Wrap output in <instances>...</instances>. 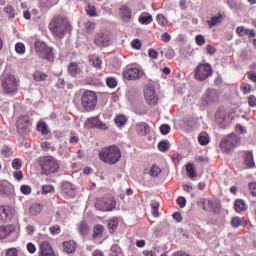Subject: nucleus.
<instances>
[{
	"instance_id": "f257e3e1",
	"label": "nucleus",
	"mask_w": 256,
	"mask_h": 256,
	"mask_svg": "<svg viewBox=\"0 0 256 256\" xmlns=\"http://www.w3.org/2000/svg\"><path fill=\"white\" fill-rule=\"evenodd\" d=\"M99 159L108 165H115L121 159V150L117 146H107L99 151Z\"/></svg>"
},
{
	"instance_id": "c756f323",
	"label": "nucleus",
	"mask_w": 256,
	"mask_h": 256,
	"mask_svg": "<svg viewBox=\"0 0 256 256\" xmlns=\"http://www.w3.org/2000/svg\"><path fill=\"white\" fill-rule=\"evenodd\" d=\"M161 173V168L156 164L152 165V167L148 170V175L150 177H159Z\"/></svg>"
},
{
	"instance_id": "393cba45",
	"label": "nucleus",
	"mask_w": 256,
	"mask_h": 256,
	"mask_svg": "<svg viewBox=\"0 0 256 256\" xmlns=\"http://www.w3.org/2000/svg\"><path fill=\"white\" fill-rule=\"evenodd\" d=\"M236 213H241L243 211H246L247 205L245 204L244 200L238 199L235 201L234 204Z\"/></svg>"
},
{
	"instance_id": "c85d7f7f",
	"label": "nucleus",
	"mask_w": 256,
	"mask_h": 256,
	"mask_svg": "<svg viewBox=\"0 0 256 256\" xmlns=\"http://www.w3.org/2000/svg\"><path fill=\"white\" fill-rule=\"evenodd\" d=\"M43 211V206L41 204H32L29 209L30 215L37 216Z\"/></svg>"
},
{
	"instance_id": "f8f14e48",
	"label": "nucleus",
	"mask_w": 256,
	"mask_h": 256,
	"mask_svg": "<svg viewBox=\"0 0 256 256\" xmlns=\"http://www.w3.org/2000/svg\"><path fill=\"white\" fill-rule=\"evenodd\" d=\"M85 127L86 129H101V131H107L109 129V126L107 124L103 123L98 116L88 118L85 121Z\"/></svg>"
},
{
	"instance_id": "a19ab883",
	"label": "nucleus",
	"mask_w": 256,
	"mask_h": 256,
	"mask_svg": "<svg viewBox=\"0 0 256 256\" xmlns=\"http://www.w3.org/2000/svg\"><path fill=\"white\" fill-rule=\"evenodd\" d=\"M5 13L9 16L10 19H15V8L9 5L4 8Z\"/></svg>"
},
{
	"instance_id": "8fccbe9b",
	"label": "nucleus",
	"mask_w": 256,
	"mask_h": 256,
	"mask_svg": "<svg viewBox=\"0 0 256 256\" xmlns=\"http://www.w3.org/2000/svg\"><path fill=\"white\" fill-rule=\"evenodd\" d=\"M144 256H157L159 255V248H154L153 250H144Z\"/></svg>"
},
{
	"instance_id": "3c124183",
	"label": "nucleus",
	"mask_w": 256,
	"mask_h": 256,
	"mask_svg": "<svg viewBox=\"0 0 256 256\" xmlns=\"http://www.w3.org/2000/svg\"><path fill=\"white\" fill-rule=\"evenodd\" d=\"M159 151L165 152L169 149V142L167 141H161L158 144Z\"/></svg>"
},
{
	"instance_id": "2eb2a0df",
	"label": "nucleus",
	"mask_w": 256,
	"mask_h": 256,
	"mask_svg": "<svg viewBox=\"0 0 256 256\" xmlns=\"http://www.w3.org/2000/svg\"><path fill=\"white\" fill-rule=\"evenodd\" d=\"M94 43L98 45V47H107L109 43H111V36L109 32H99L96 34Z\"/></svg>"
},
{
	"instance_id": "ddd939ff",
	"label": "nucleus",
	"mask_w": 256,
	"mask_h": 256,
	"mask_svg": "<svg viewBox=\"0 0 256 256\" xmlns=\"http://www.w3.org/2000/svg\"><path fill=\"white\" fill-rule=\"evenodd\" d=\"M15 215V208L12 206H0V223L11 221Z\"/></svg>"
},
{
	"instance_id": "cd10ccee",
	"label": "nucleus",
	"mask_w": 256,
	"mask_h": 256,
	"mask_svg": "<svg viewBox=\"0 0 256 256\" xmlns=\"http://www.w3.org/2000/svg\"><path fill=\"white\" fill-rule=\"evenodd\" d=\"M68 72L72 77H75L81 73V68H79L76 63H71L68 67Z\"/></svg>"
},
{
	"instance_id": "f03ea898",
	"label": "nucleus",
	"mask_w": 256,
	"mask_h": 256,
	"mask_svg": "<svg viewBox=\"0 0 256 256\" xmlns=\"http://www.w3.org/2000/svg\"><path fill=\"white\" fill-rule=\"evenodd\" d=\"M49 29L55 37H58V39H63L65 37V34L69 33L71 31V25L68 23L67 20L63 18H56L49 24Z\"/></svg>"
},
{
	"instance_id": "9b49d317",
	"label": "nucleus",
	"mask_w": 256,
	"mask_h": 256,
	"mask_svg": "<svg viewBox=\"0 0 256 256\" xmlns=\"http://www.w3.org/2000/svg\"><path fill=\"white\" fill-rule=\"evenodd\" d=\"M219 91L216 89H208L202 98V105H213L219 101Z\"/></svg>"
},
{
	"instance_id": "6ab92c4d",
	"label": "nucleus",
	"mask_w": 256,
	"mask_h": 256,
	"mask_svg": "<svg viewBox=\"0 0 256 256\" xmlns=\"http://www.w3.org/2000/svg\"><path fill=\"white\" fill-rule=\"evenodd\" d=\"M40 256H55L51 244L47 241H42L40 243Z\"/></svg>"
},
{
	"instance_id": "69168bd1",
	"label": "nucleus",
	"mask_w": 256,
	"mask_h": 256,
	"mask_svg": "<svg viewBox=\"0 0 256 256\" xmlns=\"http://www.w3.org/2000/svg\"><path fill=\"white\" fill-rule=\"evenodd\" d=\"M248 104L250 107H256V97L254 95L248 97Z\"/></svg>"
},
{
	"instance_id": "49530a36",
	"label": "nucleus",
	"mask_w": 256,
	"mask_h": 256,
	"mask_svg": "<svg viewBox=\"0 0 256 256\" xmlns=\"http://www.w3.org/2000/svg\"><path fill=\"white\" fill-rule=\"evenodd\" d=\"M103 231H105V227H103V225H101V224L95 225L94 236L99 237V235H101V233H103Z\"/></svg>"
},
{
	"instance_id": "c03bdc74",
	"label": "nucleus",
	"mask_w": 256,
	"mask_h": 256,
	"mask_svg": "<svg viewBox=\"0 0 256 256\" xmlns=\"http://www.w3.org/2000/svg\"><path fill=\"white\" fill-rule=\"evenodd\" d=\"M33 78L36 81H45V79H47V74L37 71L33 74Z\"/></svg>"
},
{
	"instance_id": "f704fd0d",
	"label": "nucleus",
	"mask_w": 256,
	"mask_h": 256,
	"mask_svg": "<svg viewBox=\"0 0 256 256\" xmlns=\"http://www.w3.org/2000/svg\"><path fill=\"white\" fill-rule=\"evenodd\" d=\"M198 143H200V145H207L209 143V135L205 132L200 133Z\"/></svg>"
},
{
	"instance_id": "e2e57ef3",
	"label": "nucleus",
	"mask_w": 256,
	"mask_h": 256,
	"mask_svg": "<svg viewBox=\"0 0 256 256\" xmlns=\"http://www.w3.org/2000/svg\"><path fill=\"white\" fill-rule=\"evenodd\" d=\"M197 45L201 47V45H205V37L203 35H197L195 37Z\"/></svg>"
},
{
	"instance_id": "473e14b6",
	"label": "nucleus",
	"mask_w": 256,
	"mask_h": 256,
	"mask_svg": "<svg viewBox=\"0 0 256 256\" xmlns=\"http://www.w3.org/2000/svg\"><path fill=\"white\" fill-rule=\"evenodd\" d=\"M186 171H187V175H188V177H190V179L197 177V173L195 172V166L193 164H191V163L187 164Z\"/></svg>"
},
{
	"instance_id": "f3484780",
	"label": "nucleus",
	"mask_w": 256,
	"mask_h": 256,
	"mask_svg": "<svg viewBox=\"0 0 256 256\" xmlns=\"http://www.w3.org/2000/svg\"><path fill=\"white\" fill-rule=\"evenodd\" d=\"M62 193L66 195L69 199H73L77 192L75 191V185L71 184L70 182H63L61 185Z\"/></svg>"
},
{
	"instance_id": "b1692460",
	"label": "nucleus",
	"mask_w": 256,
	"mask_h": 256,
	"mask_svg": "<svg viewBox=\"0 0 256 256\" xmlns=\"http://www.w3.org/2000/svg\"><path fill=\"white\" fill-rule=\"evenodd\" d=\"M123 21H129L132 17L131 9L127 6H123L120 9Z\"/></svg>"
},
{
	"instance_id": "7ed1b4c3",
	"label": "nucleus",
	"mask_w": 256,
	"mask_h": 256,
	"mask_svg": "<svg viewBox=\"0 0 256 256\" xmlns=\"http://www.w3.org/2000/svg\"><path fill=\"white\" fill-rule=\"evenodd\" d=\"M1 87L4 93L13 95L17 93V78L9 72H4L0 77Z\"/></svg>"
},
{
	"instance_id": "0eeeda50",
	"label": "nucleus",
	"mask_w": 256,
	"mask_h": 256,
	"mask_svg": "<svg viewBox=\"0 0 256 256\" xmlns=\"http://www.w3.org/2000/svg\"><path fill=\"white\" fill-rule=\"evenodd\" d=\"M35 51L41 59H46L47 61H53L55 59L53 48L47 46L45 42L37 41L35 43Z\"/></svg>"
},
{
	"instance_id": "7c9ffc66",
	"label": "nucleus",
	"mask_w": 256,
	"mask_h": 256,
	"mask_svg": "<svg viewBox=\"0 0 256 256\" xmlns=\"http://www.w3.org/2000/svg\"><path fill=\"white\" fill-rule=\"evenodd\" d=\"M215 119L218 123H223V121H227V112L224 110H219L216 115Z\"/></svg>"
},
{
	"instance_id": "a211bd4d",
	"label": "nucleus",
	"mask_w": 256,
	"mask_h": 256,
	"mask_svg": "<svg viewBox=\"0 0 256 256\" xmlns=\"http://www.w3.org/2000/svg\"><path fill=\"white\" fill-rule=\"evenodd\" d=\"M95 207L98 209V211H113V200H98L95 204Z\"/></svg>"
},
{
	"instance_id": "1a4fd4ad",
	"label": "nucleus",
	"mask_w": 256,
	"mask_h": 256,
	"mask_svg": "<svg viewBox=\"0 0 256 256\" xmlns=\"http://www.w3.org/2000/svg\"><path fill=\"white\" fill-rule=\"evenodd\" d=\"M122 75L127 81H137L145 75V71L137 66L130 65L124 69Z\"/></svg>"
},
{
	"instance_id": "4be33fe9",
	"label": "nucleus",
	"mask_w": 256,
	"mask_h": 256,
	"mask_svg": "<svg viewBox=\"0 0 256 256\" xmlns=\"http://www.w3.org/2000/svg\"><path fill=\"white\" fill-rule=\"evenodd\" d=\"M230 223L234 229L241 227V225H247V221H245V218H241L238 216L233 217Z\"/></svg>"
},
{
	"instance_id": "4d7b16f0",
	"label": "nucleus",
	"mask_w": 256,
	"mask_h": 256,
	"mask_svg": "<svg viewBox=\"0 0 256 256\" xmlns=\"http://www.w3.org/2000/svg\"><path fill=\"white\" fill-rule=\"evenodd\" d=\"M68 143L70 145H77L79 143V136H75L73 134H70V138L68 140Z\"/></svg>"
},
{
	"instance_id": "774afa93",
	"label": "nucleus",
	"mask_w": 256,
	"mask_h": 256,
	"mask_svg": "<svg viewBox=\"0 0 256 256\" xmlns=\"http://www.w3.org/2000/svg\"><path fill=\"white\" fill-rule=\"evenodd\" d=\"M250 192L252 195L256 196V182H252L248 184Z\"/></svg>"
},
{
	"instance_id": "37998d69",
	"label": "nucleus",
	"mask_w": 256,
	"mask_h": 256,
	"mask_svg": "<svg viewBox=\"0 0 256 256\" xmlns=\"http://www.w3.org/2000/svg\"><path fill=\"white\" fill-rule=\"evenodd\" d=\"M151 209L153 217H159V202H152Z\"/></svg>"
},
{
	"instance_id": "dca6fc26",
	"label": "nucleus",
	"mask_w": 256,
	"mask_h": 256,
	"mask_svg": "<svg viewBox=\"0 0 256 256\" xmlns=\"http://www.w3.org/2000/svg\"><path fill=\"white\" fill-rule=\"evenodd\" d=\"M31 128V121H29V117L21 116L17 121V130L20 135H25L27 131Z\"/></svg>"
},
{
	"instance_id": "79ce46f5",
	"label": "nucleus",
	"mask_w": 256,
	"mask_h": 256,
	"mask_svg": "<svg viewBox=\"0 0 256 256\" xmlns=\"http://www.w3.org/2000/svg\"><path fill=\"white\" fill-rule=\"evenodd\" d=\"M156 21L161 27H165V25H167L168 23L167 18H165L163 14H158L156 17Z\"/></svg>"
},
{
	"instance_id": "bb28decb",
	"label": "nucleus",
	"mask_w": 256,
	"mask_h": 256,
	"mask_svg": "<svg viewBox=\"0 0 256 256\" xmlns=\"http://www.w3.org/2000/svg\"><path fill=\"white\" fill-rule=\"evenodd\" d=\"M244 164L248 167H255V160H253V152H247L244 157Z\"/></svg>"
},
{
	"instance_id": "5fc2aeb1",
	"label": "nucleus",
	"mask_w": 256,
	"mask_h": 256,
	"mask_svg": "<svg viewBox=\"0 0 256 256\" xmlns=\"http://www.w3.org/2000/svg\"><path fill=\"white\" fill-rule=\"evenodd\" d=\"M247 31L248 29H246L243 26H239L236 30L237 35H239V37H245V35H247Z\"/></svg>"
},
{
	"instance_id": "2f4dec72",
	"label": "nucleus",
	"mask_w": 256,
	"mask_h": 256,
	"mask_svg": "<svg viewBox=\"0 0 256 256\" xmlns=\"http://www.w3.org/2000/svg\"><path fill=\"white\" fill-rule=\"evenodd\" d=\"M118 225H119V221L117 220V218H113L112 220H110L108 222V229L110 233H115Z\"/></svg>"
},
{
	"instance_id": "5701e85b",
	"label": "nucleus",
	"mask_w": 256,
	"mask_h": 256,
	"mask_svg": "<svg viewBox=\"0 0 256 256\" xmlns=\"http://www.w3.org/2000/svg\"><path fill=\"white\" fill-rule=\"evenodd\" d=\"M223 21V15L218 14L216 16H212L210 20L207 21L209 27H215V25L221 24Z\"/></svg>"
},
{
	"instance_id": "4c0bfd02",
	"label": "nucleus",
	"mask_w": 256,
	"mask_h": 256,
	"mask_svg": "<svg viewBox=\"0 0 256 256\" xmlns=\"http://www.w3.org/2000/svg\"><path fill=\"white\" fill-rule=\"evenodd\" d=\"M78 231L81 233V235H87L89 233V225H87L85 222L80 223Z\"/></svg>"
},
{
	"instance_id": "6e6552de",
	"label": "nucleus",
	"mask_w": 256,
	"mask_h": 256,
	"mask_svg": "<svg viewBox=\"0 0 256 256\" xmlns=\"http://www.w3.org/2000/svg\"><path fill=\"white\" fill-rule=\"evenodd\" d=\"M239 136L230 134L222 139L220 143V149L222 153H231L233 149L239 144Z\"/></svg>"
},
{
	"instance_id": "aec40b11",
	"label": "nucleus",
	"mask_w": 256,
	"mask_h": 256,
	"mask_svg": "<svg viewBox=\"0 0 256 256\" xmlns=\"http://www.w3.org/2000/svg\"><path fill=\"white\" fill-rule=\"evenodd\" d=\"M136 132L139 135H148V133H151V128L149 127V124L145 122H139L136 124Z\"/></svg>"
},
{
	"instance_id": "a878e982",
	"label": "nucleus",
	"mask_w": 256,
	"mask_h": 256,
	"mask_svg": "<svg viewBox=\"0 0 256 256\" xmlns=\"http://www.w3.org/2000/svg\"><path fill=\"white\" fill-rule=\"evenodd\" d=\"M138 21L141 25H149V23L153 22V16L150 14H142L139 16Z\"/></svg>"
},
{
	"instance_id": "864d4df0",
	"label": "nucleus",
	"mask_w": 256,
	"mask_h": 256,
	"mask_svg": "<svg viewBox=\"0 0 256 256\" xmlns=\"http://www.w3.org/2000/svg\"><path fill=\"white\" fill-rule=\"evenodd\" d=\"M50 233H51V235H59V233H61V226H59V225L51 226Z\"/></svg>"
},
{
	"instance_id": "0e129e2a",
	"label": "nucleus",
	"mask_w": 256,
	"mask_h": 256,
	"mask_svg": "<svg viewBox=\"0 0 256 256\" xmlns=\"http://www.w3.org/2000/svg\"><path fill=\"white\" fill-rule=\"evenodd\" d=\"M86 31L88 33H93V31H95V23L94 22H88L86 24Z\"/></svg>"
},
{
	"instance_id": "338daca9",
	"label": "nucleus",
	"mask_w": 256,
	"mask_h": 256,
	"mask_svg": "<svg viewBox=\"0 0 256 256\" xmlns=\"http://www.w3.org/2000/svg\"><path fill=\"white\" fill-rule=\"evenodd\" d=\"M18 252L16 248H10L6 251V256H17Z\"/></svg>"
},
{
	"instance_id": "09e8293b",
	"label": "nucleus",
	"mask_w": 256,
	"mask_h": 256,
	"mask_svg": "<svg viewBox=\"0 0 256 256\" xmlns=\"http://www.w3.org/2000/svg\"><path fill=\"white\" fill-rule=\"evenodd\" d=\"M90 61H92V64L94 65V67H96V69L101 68V59L98 56H92L90 58Z\"/></svg>"
},
{
	"instance_id": "ea45409f",
	"label": "nucleus",
	"mask_w": 256,
	"mask_h": 256,
	"mask_svg": "<svg viewBox=\"0 0 256 256\" xmlns=\"http://www.w3.org/2000/svg\"><path fill=\"white\" fill-rule=\"evenodd\" d=\"M106 85L110 89H115V87H117V79H115L114 77H108L106 79Z\"/></svg>"
},
{
	"instance_id": "20e7f679",
	"label": "nucleus",
	"mask_w": 256,
	"mask_h": 256,
	"mask_svg": "<svg viewBox=\"0 0 256 256\" xmlns=\"http://www.w3.org/2000/svg\"><path fill=\"white\" fill-rule=\"evenodd\" d=\"M196 81H207L213 75V66L209 63H199L193 70Z\"/></svg>"
},
{
	"instance_id": "58836bf2",
	"label": "nucleus",
	"mask_w": 256,
	"mask_h": 256,
	"mask_svg": "<svg viewBox=\"0 0 256 256\" xmlns=\"http://www.w3.org/2000/svg\"><path fill=\"white\" fill-rule=\"evenodd\" d=\"M86 11L89 17H97V9L95 8V6L88 4Z\"/></svg>"
},
{
	"instance_id": "39448f33",
	"label": "nucleus",
	"mask_w": 256,
	"mask_h": 256,
	"mask_svg": "<svg viewBox=\"0 0 256 256\" xmlns=\"http://www.w3.org/2000/svg\"><path fill=\"white\" fill-rule=\"evenodd\" d=\"M40 166L44 175H51L59 171V161L53 156H46L40 160Z\"/></svg>"
},
{
	"instance_id": "13d9d810",
	"label": "nucleus",
	"mask_w": 256,
	"mask_h": 256,
	"mask_svg": "<svg viewBox=\"0 0 256 256\" xmlns=\"http://www.w3.org/2000/svg\"><path fill=\"white\" fill-rule=\"evenodd\" d=\"M20 191L21 193H23L24 195H30L31 193V187L30 186H27V185H22L20 187Z\"/></svg>"
},
{
	"instance_id": "c9c22d12",
	"label": "nucleus",
	"mask_w": 256,
	"mask_h": 256,
	"mask_svg": "<svg viewBox=\"0 0 256 256\" xmlns=\"http://www.w3.org/2000/svg\"><path fill=\"white\" fill-rule=\"evenodd\" d=\"M115 123L117 127H123L127 123V117L125 115H118L115 118Z\"/></svg>"
},
{
	"instance_id": "9d476101",
	"label": "nucleus",
	"mask_w": 256,
	"mask_h": 256,
	"mask_svg": "<svg viewBox=\"0 0 256 256\" xmlns=\"http://www.w3.org/2000/svg\"><path fill=\"white\" fill-rule=\"evenodd\" d=\"M144 99L147 105H157L159 97L157 96V91H155V86L147 85L144 89Z\"/></svg>"
},
{
	"instance_id": "052dcab7",
	"label": "nucleus",
	"mask_w": 256,
	"mask_h": 256,
	"mask_svg": "<svg viewBox=\"0 0 256 256\" xmlns=\"http://www.w3.org/2000/svg\"><path fill=\"white\" fill-rule=\"evenodd\" d=\"M132 49H141V40L135 39L131 42Z\"/></svg>"
},
{
	"instance_id": "423d86ee",
	"label": "nucleus",
	"mask_w": 256,
	"mask_h": 256,
	"mask_svg": "<svg viewBox=\"0 0 256 256\" xmlns=\"http://www.w3.org/2000/svg\"><path fill=\"white\" fill-rule=\"evenodd\" d=\"M81 105L85 111H93L97 105V94L94 91L86 90L82 94Z\"/></svg>"
},
{
	"instance_id": "a18cd8bd",
	"label": "nucleus",
	"mask_w": 256,
	"mask_h": 256,
	"mask_svg": "<svg viewBox=\"0 0 256 256\" xmlns=\"http://www.w3.org/2000/svg\"><path fill=\"white\" fill-rule=\"evenodd\" d=\"M21 167H23V162L21 161V159L15 158L12 161V169H15L16 171H19V169H21Z\"/></svg>"
},
{
	"instance_id": "680f3d73",
	"label": "nucleus",
	"mask_w": 256,
	"mask_h": 256,
	"mask_svg": "<svg viewBox=\"0 0 256 256\" xmlns=\"http://www.w3.org/2000/svg\"><path fill=\"white\" fill-rule=\"evenodd\" d=\"M53 191V186L52 185H45L42 187V193L44 195H47V193H52Z\"/></svg>"
},
{
	"instance_id": "de8ad7c7",
	"label": "nucleus",
	"mask_w": 256,
	"mask_h": 256,
	"mask_svg": "<svg viewBox=\"0 0 256 256\" xmlns=\"http://www.w3.org/2000/svg\"><path fill=\"white\" fill-rule=\"evenodd\" d=\"M15 51L19 55H23L25 53V44H23L21 42L17 43L15 46Z\"/></svg>"
},
{
	"instance_id": "bf43d9fd",
	"label": "nucleus",
	"mask_w": 256,
	"mask_h": 256,
	"mask_svg": "<svg viewBox=\"0 0 256 256\" xmlns=\"http://www.w3.org/2000/svg\"><path fill=\"white\" fill-rule=\"evenodd\" d=\"M161 40H162L164 43H169V41H171V34L168 33V32L162 33V35H161Z\"/></svg>"
},
{
	"instance_id": "72a5a7b5",
	"label": "nucleus",
	"mask_w": 256,
	"mask_h": 256,
	"mask_svg": "<svg viewBox=\"0 0 256 256\" xmlns=\"http://www.w3.org/2000/svg\"><path fill=\"white\" fill-rule=\"evenodd\" d=\"M37 128L38 131L42 133V135H49V127H47V123L39 122Z\"/></svg>"
},
{
	"instance_id": "6e6d98bb",
	"label": "nucleus",
	"mask_w": 256,
	"mask_h": 256,
	"mask_svg": "<svg viewBox=\"0 0 256 256\" xmlns=\"http://www.w3.org/2000/svg\"><path fill=\"white\" fill-rule=\"evenodd\" d=\"M2 155H4V157H11V155H13V150L7 146H4L2 148Z\"/></svg>"
},
{
	"instance_id": "412c9836",
	"label": "nucleus",
	"mask_w": 256,
	"mask_h": 256,
	"mask_svg": "<svg viewBox=\"0 0 256 256\" xmlns=\"http://www.w3.org/2000/svg\"><path fill=\"white\" fill-rule=\"evenodd\" d=\"M76 247H77V244L73 240L63 242V249L65 253L75 252Z\"/></svg>"
},
{
	"instance_id": "e433bc0d",
	"label": "nucleus",
	"mask_w": 256,
	"mask_h": 256,
	"mask_svg": "<svg viewBox=\"0 0 256 256\" xmlns=\"http://www.w3.org/2000/svg\"><path fill=\"white\" fill-rule=\"evenodd\" d=\"M240 91H242L244 95H249V93H251V84L243 82L240 85Z\"/></svg>"
},
{
	"instance_id": "603ef678",
	"label": "nucleus",
	"mask_w": 256,
	"mask_h": 256,
	"mask_svg": "<svg viewBox=\"0 0 256 256\" xmlns=\"http://www.w3.org/2000/svg\"><path fill=\"white\" fill-rule=\"evenodd\" d=\"M171 131V126L168 124H163L160 126V133L162 135H168V133Z\"/></svg>"
},
{
	"instance_id": "4468645a",
	"label": "nucleus",
	"mask_w": 256,
	"mask_h": 256,
	"mask_svg": "<svg viewBox=\"0 0 256 256\" xmlns=\"http://www.w3.org/2000/svg\"><path fill=\"white\" fill-rule=\"evenodd\" d=\"M17 233V226L15 224L0 225V240L12 237Z\"/></svg>"
}]
</instances>
